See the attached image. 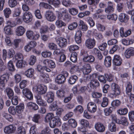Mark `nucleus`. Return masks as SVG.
<instances>
[{
  "instance_id": "nucleus-1",
  "label": "nucleus",
  "mask_w": 134,
  "mask_h": 134,
  "mask_svg": "<svg viewBox=\"0 0 134 134\" xmlns=\"http://www.w3.org/2000/svg\"><path fill=\"white\" fill-rule=\"evenodd\" d=\"M111 91L109 96L112 98L115 97L119 95L120 93V89L119 86L115 83H113L111 85Z\"/></svg>"
},
{
  "instance_id": "nucleus-2",
  "label": "nucleus",
  "mask_w": 134,
  "mask_h": 134,
  "mask_svg": "<svg viewBox=\"0 0 134 134\" xmlns=\"http://www.w3.org/2000/svg\"><path fill=\"white\" fill-rule=\"evenodd\" d=\"M32 90L34 92H37L40 94H42L46 92L47 88L43 85H38L34 86L32 88Z\"/></svg>"
},
{
  "instance_id": "nucleus-3",
  "label": "nucleus",
  "mask_w": 134,
  "mask_h": 134,
  "mask_svg": "<svg viewBox=\"0 0 134 134\" xmlns=\"http://www.w3.org/2000/svg\"><path fill=\"white\" fill-rule=\"evenodd\" d=\"M26 35L28 38L34 40H38L40 36L38 33L37 32H33L31 30L27 31Z\"/></svg>"
},
{
  "instance_id": "nucleus-4",
  "label": "nucleus",
  "mask_w": 134,
  "mask_h": 134,
  "mask_svg": "<svg viewBox=\"0 0 134 134\" xmlns=\"http://www.w3.org/2000/svg\"><path fill=\"white\" fill-rule=\"evenodd\" d=\"M62 124L60 119L58 117H55L51 120L50 122V127L53 128L56 126H60Z\"/></svg>"
},
{
  "instance_id": "nucleus-5",
  "label": "nucleus",
  "mask_w": 134,
  "mask_h": 134,
  "mask_svg": "<svg viewBox=\"0 0 134 134\" xmlns=\"http://www.w3.org/2000/svg\"><path fill=\"white\" fill-rule=\"evenodd\" d=\"M32 16L31 13L29 11L23 13L22 16L23 20L26 23L30 22L32 20Z\"/></svg>"
},
{
  "instance_id": "nucleus-6",
  "label": "nucleus",
  "mask_w": 134,
  "mask_h": 134,
  "mask_svg": "<svg viewBox=\"0 0 134 134\" xmlns=\"http://www.w3.org/2000/svg\"><path fill=\"white\" fill-rule=\"evenodd\" d=\"M55 41L59 46L61 48L66 47L67 44V40L63 37H60L56 39Z\"/></svg>"
},
{
  "instance_id": "nucleus-7",
  "label": "nucleus",
  "mask_w": 134,
  "mask_h": 134,
  "mask_svg": "<svg viewBox=\"0 0 134 134\" xmlns=\"http://www.w3.org/2000/svg\"><path fill=\"white\" fill-rule=\"evenodd\" d=\"M88 110L91 113L95 112L97 110V107L96 104L93 102H89L87 105Z\"/></svg>"
},
{
  "instance_id": "nucleus-8",
  "label": "nucleus",
  "mask_w": 134,
  "mask_h": 134,
  "mask_svg": "<svg viewBox=\"0 0 134 134\" xmlns=\"http://www.w3.org/2000/svg\"><path fill=\"white\" fill-rule=\"evenodd\" d=\"M44 66H48L51 68H54L56 66L55 63L52 60L46 59L44 60L43 62Z\"/></svg>"
},
{
  "instance_id": "nucleus-9",
  "label": "nucleus",
  "mask_w": 134,
  "mask_h": 134,
  "mask_svg": "<svg viewBox=\"0 0 134 134\" xmlns=\"http://www.w3.org/2000/svg\"><path fill=\"white\" fill-rule=\"evenodd\" d=\"M96 41L94 39L89 38L86 41L85 45L89 49L93 48L95 45Z\"/></svg>"
},
{
  "instance_id": "nucleus-10",
  "label": "nucleus",
  "mask_w": 134,
  "mask_h": 134,
  "mask_svg": "<svg viewBox=\"0 0 134 134\" xmlns=\"http://www.w3.org/2000/svg\"><path fill=\"white\" fill-rule=\"evenodd\" d=\"M23 95L26 98L30 100H31L33 98V95L30 90L27 88L23 89L22 91Z\"/></svg>"
},
{
  "instance_id": "nucleus-11",
  "label": "nucleus",
  "mask_w": 134,
  "mask_h": 134,
  "mask_svg": "<svg viewBox=\"0 0 134 134\" xmlns=\"http://www.w3.org/2000/svg\"><path fill=\"white\" fill-rule=\"evenodd\" d=\"M113 61V64L118 66H120L122 62V60L120 57L117 55H114Z\"/></svg>"
},
{
  "instance_id": "nucleus-12",
  "label": "nucleus",
  "mask_w": 134,
  "mask_h": 134,
  "mask_svg": "<svg viewBox=\"0 0 134 134\" xmlns=\"http://www.w3.org/2000/svg\"><path fill=\"white\" fill-rule=\"evenodd\" d=\"M46 18L49 21H53L55 19L56 17L54 13L50 11H47L46 13Z\"/></svg>"
},
{
  "instance_id": "nucleus-13",
  "label": "nucleus",
  "mask_w": 134,
  "mask_h": 134,
  "mask_svg": "<svg viewBox=\"0 0 134 134\" xmlns=\"http://www.w3.org/2000/svg\"><path fill=\"white\" fill-rule=\"evenodd\" d=\"M16 130V128L13 125H10L4 128V131L5 133L10 134L13 133Z\"/></svg>"
},
{
  "instance_id": "nucleus-14",
  "label": "nucleus",
  "mask_w": 134,
  "mask_h": 134,
  "mask_svg": "<svg viewBox=\"0 0 134 134\" xmlns=\"http://www.w3.org/2000/svg\"><path fill=\"white\" fill-rule=\"evenodd\" d=\"M9 74L6 73L2 75L0 77V83L4 85L6 83L9 79Z\"/></svg>"
},
{
  "instance_id": "nucleus-15",
  "label": "nucleus",
  "mask_w": 134,
  "mask_h": 134,
  "mask_svg": "<svg viewBox=\"0 0 134 134\" xmlns=\"http://www.w3.org/2000/svg\"><path fill=\"white\" fill-rule=\"evenodd\" d=\"M125 55L127 58L134 55V48L131 47L127 48L125 52Z\"/></svg>"
},
{
  "instance_id": "nucleus-16",
  "label": "nucleus",
  "mask_w": 134,
  "mask_h": 134,
  "mask_svg": "<svg viewBox=\"0 0 134 134\" xmlns=\"http://www.w3.org/2000/svg\"><path fill=\"white\" fill-rule=\"evenodd\" d=\"M65 76L61 74L57 76L55 79V82L58 84H62L64 83L65 81Z\"/></svg>"
},
{
  "instance_id": "nucleus-17",
  "label": "nucleus",
  "mask_w": 134,
  "mask_h": 134,
  "mask_svg": "<svg viewBox=\"0 0 134 134\" xmlns=\"http://www.w3.org/2000/svg\"><path fill=\"white\" fill-rule=\"evenodd\" d=\"M15 34L18 36L23 35L25 31V28L22 26L18 27L15 30Z\"/></svg>"
},
{
  "instance_id": "nucleus-18",
  "label": "nucleus",
  "mask_w": 134,
  "mask_h": 134,
  "mask_svg": "<svg viewBox=\"0 0 134 134\" xmlns=\"http://www.w3.org/2000/svg\"><path fill=\"white\" fill-rule=\"evenodd\" d=\"M96 130L98 132H103L105 130V127L104 125L102 123L98 122L96 123L94 125Z\"/></svg>"
},
{
  "instance_id": "nucleus-19",
  "label": "nucleus",
  "mask_w": 134,
  "mask_h": 134,
  "mask_svg": "<svg viewBox=\"0 0 134 134\" xmlns=\"http://www.w3.org/2000/svg\"><path fill=\"white\" fill-rule=\"evenodd\" d=\"M120 36L122 37H126L131 34V31L130 29H129L124 32V28L121 27L120 30Z\"/></svg>"
},
{
  "instance_id": "nucleus-20",
  "label": "nucleus",
  "mask_w": 134,
  "mask_h": 134,
  "mask_svg": "<svg viewBox=\"0 0 134 134\" xmlns=\"http://www.w3.org/2000/svg\"><path fill=\"white\" fill-rule=\"evenodd\" d=\"M35 74V70L32 68H30L25 71V75L28 78H31L34 77Z\"/></svg>"
},
{
  "instance_id": "nucleus-21",
  "label": "nucleus",
  "mask_w": 134,
  "mask_h": 134,
  "mask_svg": "<svg viewBox=\"0 0 134 134\" xmlns=\"http://www.w3.org/2000/svg\"><path fill=\"white\" fill-rule=\"evenodd\" d=\"M24 104L22 103H20L19 105L15 107V109L16 112L18 114H21L24 110Z\"/></svg>"
},
{
  "instance_id": "nucleus-22",
  "label": "nucleus",
  "mask_w": 134,
  "mask_h": 134,
  "mask_svg": "<svg viewBox=\"0 0 134 134\" xmlns=\"http://www.w3.org/2000/svg\"><path fill=\"white\" fill-rule=\"evenodd\" d=\"M95 59L94 57L91 55H88L86 54L84 56L83 60L84 62H93Z\"/></svg>"
},
{
  "instance_id": "nucleus-23",
  "label": "nucleus",
  "mask_w": 134,
  "mask_h": 134,
  "mask_svg": "<svg viewBox=\"0 0 134 134\" xmlns=\"http://www.w3.org/2000/svg\"><path fill=\"white\" fill-rule=\"evenodd\" d=\"M94 78L97 77L99 81L101 82L105 83L106 82V80L105 77L101 75H99L98 73H95L93 74Z\"/></svg>"
},
{
  "instance_id": "nucleus-24",
  "label": "nucleus",
  "mask_w": 134,
  "mask_h": 134,
  "mask_svg": "<svg viewBox=\"0 0 134 134\" xmlns=\"http://www.w3.org/2000/svg\"><path fill=\"white\" fill-rule=\"evenodd\" d=\"M129 19L128 16L124 13H121L119 16V19L121 22L126 23L128 21Z\"/></svg>"
},
{
  "instance_id": "nucleus-25",
  "label": "nucleus",
  "mask_w": 134,
  "mask_h": 134,
  "mask_svg": "<svg viewBox=\"0 0 134 134\" xmlns=\"http://www.w3.org/2000/svg\"><path fill=\"white\" fill-rule=\"evenodd\" d=\"M37 103L39 105L45 106L47 105L46 103L43 101L40 96H36Z\"/></svg>"
},
{
  "instance_id": "nucleus-26",
  "label": "nucleus",
  "mask_w": 134,
  "mask_h": 134,
  "mask_svg": "<svg viewBox=\"0 0 134 134\" xmlns=\"http://www.w3.org/2000/svg\"><path fill=\"white\" fill-rule=\"evenodd\" d=\"M25 65H27L26 62L23 59L18 60L16 64V67L19 68L24 67Z\"/></svg>"
},
{
  "instance_id": "nucleus-27",
  "label": "nucleus",
  "mask_w": 134,
  "mask_h": 134,
  "mask_svg": "<svg viewBox=\"0 0 134 134\" xmlns=\"http://www.w3.org/2000/svg\"><path fill=\"white\" fill-rule=\"evenodd\" d=\"M47 101L48 103H51L53 101L54 98V93L52 92H48L46 95Z\"/></svg>"
},
{
  "instance_id": "nucleus-28",
  "label": "nucleus",
  "mask_w": 134,
  "mask_h": 134,
  "mask_svg": "<svg viewBox=\"0 0 134 134\" xmlns=\"http://www.w3.org/2000/svg\"><path fill=\"white\" fill-rule=\"evenodd\" d=\"M79 25L80 30L83 31H86L88 29L87 25L82 20L79 21Z\"/></svg>"
},
{
  "instance_id": "nucleus-29",
  "label": "nucleus",
  "mask_w": 134,
  "mask_h": 134,
  "mask_svg": "<svg viewBox=\"0 0 134 134\" xmlns=\"http://www.w3.org/2000/svg\"><path fill=\"white\" fill-rule=\"evenodd\" d=\"M83 73L85 74H87L90 73L91 71V67L89 64L85 65L82 68Z\"/></svg>"
},
{
  "instance_id": "nucleus-30",
  "label": "nucleus",
  "mask_w": 134,
  "mask_h": 134,
  "mask_svg": "<svg viewBox=\"0 0 134 134\" xmlns=\"http://www.w3.org/2000/svg\"><path fill=\"white\" fill-rule=\"evenodd\" d=\"M116 122L119 124H122L125 126H127L128 125L127 119L125 117H122L120 119H118Z\"/></svg>"
},
{
  "instance_id": "nucleus-31",
  "label": "nucleus",
  "mask_w": 134,
  "mask_h": 134,
  "mask_svg": "<svg viewBox=\"0 0 134 134\" xmlns=\"http://www.w3.org/2000/svg\"><path fill=\"white\" fill-rule=\"evenodd\" d=\"M114 9L113 4L111 2H108L107 8H106L105 11L106 13H109L113 12Z\"/></svg>"
},
{
  "instance_id": "nucleus-32",
  "label": "nucleus",
  "mask_w": 134,
  "mask_h": 134,
  "mask_svg": "<svg viewBox=\"0 0 134 134\" xmlns=\"http://www.w3.org/2000/svg\"><path fill=\"white\" fill-rule=\"evenodd\" d=\"M92 52L96 55L98 59H101L102 58L103 56L100 51L97 49L94 48L93 49Z\"/></svg>"
},
{
  "instance_id": "nucleus-33",
  "label": "nucleus",
  "mask_w": 134,
  "mask_h": 134,
  "mask_svg": "<svg viewBox=\"0 0 134 134\" xmlns=\"http://www.w3.org/2000/svg\"><path fill=\"white\" fill-rule=\"evenodd\" d=\"M55 25L58 28H60L66 25V23L60 19H57L55 22Z\"/></svg>"
},
{
  "instance_id": "nucleus-34",
  "label": "nucleus",
  "mask_w": 134,
  "mask_h": 134,
  "mask_svg": "<svg viewBox=\"0 0 134 134\" xmlns=\"http://www.w3.org/2000/svg\"><path fill=\"white\" fill-rule=\"evenodd\" d=\"M7 67L8 69L10 71H14L15 69V67L14 65L13 62L11 60H9L8 63Z\"/></svg>"
},
{
  "instance_id": "nucleus-35",
  "label": "nucleus",
  "mask_w": 134,
  "mask_h": 134,
  "mask_svg": "<svg viewBox=\"0 0 134 134\" xmlns=\"http://www.w3.org/2000/svg\"><path fill=\"white\" fill-rule=\"evenodd\" d=\"M111 58L110 57L108 56L106 57L104 60V64L107 67H110L111 65Z\"/></svg>"
},
{
  "instance_id": "nucleus-36",
  "label": "nucleus",
  "mask_w": 134,
  "mask_h": 134,
  "mask_svg": "<svg viewBox=\"0 0 134 134\" xmlns=\"http://www.w3.org/2000/svg\"><path fill=\"white\" fill-rule=\"evenodd\" d=\"M128 112V110L126 108H120L117 111L118 113L120 115H125Z\"/></svg>"
},
{
  "instance_id": "nucleus-37",
  "label": "nucleus",
  "mask_w": 134,
  "mask_h": 134,
  "mask_svg": "<svg viewBox=\"0 0 134 134\" xmlns=\"http://www.w3.org/2000/svg\"><path fill=\"white\" fill-rule=\"evenodd\" d=\"M65 92L64 90L60 89L56 91V95L59 98H62L64 97Z\"/></svg>"
},
{
  "instance_id": "nucleus-38",
  "label": "nucleus",
  "mask_w": 134,
  "mask_h": 134,
  "mask_svg": "<svg viewBox=\"0 0 134 134\" xmlns=\"http://www.w3.org/2000/svg\"><path fill=\"white\" fill-rule=\"evenodd\" d=\"M4 31L5 34L11 35L13 34V31L10 27L8 26H6L4 28Z\"/></svg>"
},
{
  "instance_id": "nucleus-39",
  "label": "nucleus",
  "mask_w": 134,
  "mask_h": 134,
  "mask_svg": "<svg viewBox=\"0 0 134 134\" xmlns=\"http://www.w3.org/2000/svg\"><path fill=\"white\" fill-rule=\"evenodd\" d=\"M109 130L111 132H115L116 131V126L115 123L111 122L108 125Z\"/></svg>"
},
{
  "instance_id": "nucleus-40",
  "label": "nucleus",
  "mask_w": 134,
  "mask_h": 134,
  "mask_svg": "<svg viewBox=\"0 0 134 134\" xmlns=\"http://www.w3.org/2000/svg\"><path fill=\"white\" fill-rule=\"evenodd\" d=\"M37 60L35 56L33 55L31 56L29 60L28 63L30 65H33L35 64Z\"/></svg>"
},
{
  "instance_id": "nucleus-41",
  "label": "nucleus",
  "mask_w": 134,
  "mask_h": 134,
  "mask_svg": "<svg viewBox=\"0 0 134 134\" xmlns=\"http://www.w3.org/2000/svg\"><path fill=\"white\" fill-rule=\"evenodd\" d=\"M40 76L42 78V80L45 82L47 83L49 81L50 79L48 75L47 74L42 73Z\"/></svg>"
},
{
  "instance_id": "nucleus-42",
  "label": "nucleus",
  "mask_w": 134,
  "mask_h": 134,
  "mask_svg": "<svg viewBox=\"0 0 134 134\" xmlns=\"http://www.w3.org/2000/svg\"><path fill=\"white\" fill-rule=\"evenodd\" d=\"M54 115L52 113L47 114L45 117V122H48L50 121V122L51 120L54 118Z\"/></svg>"
},
{
  "instance_id": "nucleus-43",
  "label": "nucleus",
  "mask_w": 134,
  "mask_h": 134,
  "mask_svg": "<svg viewBox=\"0 0 134 134\" xmlns=\"http://www.w3.org/2000/svg\"><path fill=\"white\" fill-rule=\"evenodd\" d=\"M90 85L91 88H94L98 87L99 85V83L98 81L93 80L91 81Z\"/></svg>"
},
{
  "instance_id": "nucleus-44",
  "label": "nucleus",
  "mask_w": 134,
  "mask_h": 134,
  "mask_svg": "<svg viewBox=\"0 0 134 134\" xmlns=\"http://www.w3.org/2000/svg\"><path fill=\"white\" fill-rule=\"evenodd\" d=\"M17 134H26V130L23 126L19 127L17 130Z\"/></svg>"
},
{
  "instance_id": "nucleus-45",
  "label": "nucleus",
  "mask_w": 134,
  "mask_h": 134,
  "mask_svg": "<svg viewBox=\"0 0 134 134\" xmlns=\"http://www.w3.org/2000/svg\"><path fill=\"white\" fill-rule=\"evenodd\" d=\"M8 5L11 8L15 7L17 4V1L16 0H8Z\"/></svg>"
},
{
  "instance_id": "nucleus-46",
  "label": "nucleus",
  "mask_w": 134,
  "mask_h": 134,
  "mask_svg": "<svg viewBox=\"0 0 134 134\" xmlns=\"http://www.w3.org/2000/svg\"><path fill=\"white\" fill-rule=\"evenodd\" d=\"M77 79V77L76 75L71 76L68 80V82L70 84H74Z\"/></svg>"
},
{
  "instance_id": "nucleus-47",
  "label": "nucleus",
  "mask_w": 134,
  "mask_h": 134,
  "mask_svg": "<svg viewBox=\"0 0 134 134\" xmlns=\"http://www.w3.org/2000/svg\"><path fill=\"white\" fill-rule=\"evenodd\" d=\"M48 2L55 7H57L60 3L59 0H47Z\"/></svg>"
},
{
  "instance_id": "nucleus-48",
  "label": "nucleus",
  "mask_w": 134,
  "mask_h": 134,
  "mask_svg": "<svg viewBox=\"0 0 134 134\" xmlns=\"http://www.w3.org/2000/svg\"><path fill=\"white\" fill-rule=\"evenodd\" d=\"M103 12V10L102 9H98L96 11V13L93 15V18L94 19H98L99 16L100 15V14L102 13Z\"/></svg>"
},
{
  "instance_id": "nucleus-49",
  "label": "nucleus",
  "mask_w": 134,
  "mask_h": 134,
  "mask_svg": "<svg viewBox=\"0 0 134 134\" xmlns=\"http://www.w3.org/2000/svg\"><path fill=\"white\" fill-rule=\"evenodd\" d=\"M68 48L69 51L71 52L73 51L78 50L79 47L76 45H72L69 46Z\"/></svg>"
},
{
  "instance_id": "nucleus-50",
  "label": "nucleus",
  "mask_w": 134,
  "mask_h": 134,
  "mask_svg": "<svg viewBox=\"0 0 134 134\" xmlns=\"http://www.w3.org/2000/svg\"><path fill=\"white\" fill-rule=\"evenodd\" d=\"M77 54L75 52L72 53L71 54L70 58L71 60L73 62H75L77 61Z\"/></svg>"
},
{
  "instance_id": "nucleus-51",
  "label": "nucleus",
  "mask_w": 134,
  "mask_h": 134,
  "mask_svg": "<svg viewBox=\"0 0 134 134\" xmlns=\"http://www.w3.org/2000/svg\"><path fill=\"white\" fill-rule=\"evenodd\" d=\"M4 15L6 18H8L11 13V11L9 8H6L3 10Z\"/></svg>"
},
{
  "instance_id": "nucleus-52",
  "label": "nucleus",
  "mask_w": 134,
  "mask_h": 134,
  "mask_svg": "<svg viewBox=\"0 0 134 134\" xmlns=\"http://www.w3.org/2000/svg\"><path fill=\"white\" fill-rule=\"evenodd\" d=\"M15 54V52L14 50L12 48L9 49L8 51L7 57L10 58H12Z\"/></svg>"
},
{
  "instance_id": "nucleus-53",
  "label": "nucleus",
  "mask_w": 134,
  "mask_h": 134,
  "mask_svg": "<svg viewBox=\"0 0 134 134\" xmlns=\"http://www.w3.org/2000/svg\"><path fill=\"white\" fill-rule=\"evenodd\" d=\"M48 48L51 50H55L57 49L56 44L53 43H50L48 44Z\"/></svg>"
},
{
  "instance_id": "nucleus-54",
  "label": "nucleus",
  "mask_w": 134,
  "mask_h": 134,
  "mask_svg": "<svg viewBox=\"0 0 134 134\" xmlns=\"http://www.w3.org/2000/svg\"><path fill=\"white\" fill-rule=\"evenodd\" d=\"M58 108L57 102H55L51 104L49 107V109L51 111L55 110Z\"/></svg>"
},
{
  "instance_id": "nucleus-55",
  "label": "nucleus",
  "mask_w": 134,
  "mask_h": 134,
  "mask_svg": "<svg viewBox=\"0 0 134 134\" xmlns=\"http://www.w3.org/2000/svg\"><path fill=\"white\" fill-rule=\"evenodd\" d=\"M86 21L91 27H93L95 25L94 22L91 17H89L87 18Z\"/></svg>"
},
{
  "instance_id": "nucleus-56",
  "label": "nucleus",
  "mask_w": 134,
  "mask_h": 134,
  "mask_svg": "<svg viewBox=\"0 0 134 134\" xmlns=\"http://www.w3.org/2000/svg\"><path fill=\"white\" fill-rule=\"evenodd\" d=\"M96 26L97 29L99 31H103L105 29V26L99 23L96 24Z\"/></svg>"
},
{
  "instance_id": "nucleus-57",
  "label": "nucleus",
  "mask_w": 134,
  "mask_h": 134,
  "mask_svg": "<svg viewBox=\"0 0 134 134\" xmlns=\"http://www.w3.org/2000/svg\"><path fill=\"white\" fill-rule=\"evenodd\" d=\"M68 123L72 127L75 128L77 126V123L74 119H71L68 120Z\"/></svg>"
},
{
  "instance_id": "nucleus-58",
  "label": "nucleus",
  "mask_w": 134,
  "mask_h": 134,
  "mask_svg": "<svg viewBox=\"0 0 134 134\" xmlns=\"http://www.w3.org/2000/svg\"><path fill=\"white\" fill-rule=\"evenodd\" d=\"M66 57L65 55L63 54H62L57 58V60L60 62H64L66 59Z\"/></svg>"
},
{
  "instance_id": "nucleus-59",
  "label": "nucleus",
  "mask_w": 134,
  "mask_h": 134,
  "mask_svg": "<svg viewBox=\"0 0 134 134\" xmlns=\"http://www.w3.org/2000/svg\"><path fill=\"white\" fill-rule=\"evenodd\" d=\"M3 116L10 122H12L13 121L12 117L9 114L4 113L3 114Z\"/></svg>"
},
{
  "instance_id": "nucleus-60",
  "label": "nucleus",
  "mask_w": 134,
  "mask_h": 134,
  "mask_svg": "<svg viewBox=\"0 0 134 134\" xmlns=\"http://www.w3.org/2000/svg\"><path fill=\"white\" fill-rule=\"evenodd\" d=\"M77 26L76 23L74 22L69 25L68 27V29L70 30H72L75 29Z\"/></svg>"
},
{
  "instance_id": "nucleus-61",
  "label": "nucleus",
  "mask_w": 134,
  "mask_h": 134,
  "mask_svg": "<svg viewBox=\"0 0 134 134\" xmlns=\"http://www.w3.org/2000/svg\"><path fill=\"white\" fill-rule=\"evenodd\" d=\"M6 91L7 94L9 98L13 96L14 95V92L13 90L10 88H7Z\"/></svg>"
},
{
  "instance_id": "nucleus-62",
  "label": "nucleus",
  "mask_w": 134,
  "mask_h": 134,
  "mask_svg": "<svg viewBox=\"0 0 134 134\" xmlns=\"http://www.w3.org/2000/svg\"><path fill=\"white\" fill-rule=\"evenodd\" d=\"M80 124L84 127H88L89 126L88 122L86 120L82 119L81 120Z\"/></svg>"
},
{
  "instance_id": "nucleus-63",
  "label": "nucleus",
  "mask_w": 134,
  "mask_h": 134,
  "mask_svg": "<svg viewBox=\"0 0 134 134\" xmlns=\"http://www.w3.org/2000/svg\"><path fill=\"white\" fill-rule=\"evenodd\" d=\"M108 98L106 97H104L103 98V101L101 105L102 107H105L108 105Z\"/></svg>"
},
{
  "instance_id": "nucleus-64",
  "label": "nucleus",
  "mask_w": 134,
  "mask_h": 134,
  "mask_svg": "<svg viewBox=\"0 0 134 134\" xmlns=\"http://www.w3.org/2000/svg\"><path fill=\"white\" fill-rule=\"evenodd\" d=\"M128 116L129 119L131 121H134V111H129L128 113Z\"/></svg>"
}]
</instances>
